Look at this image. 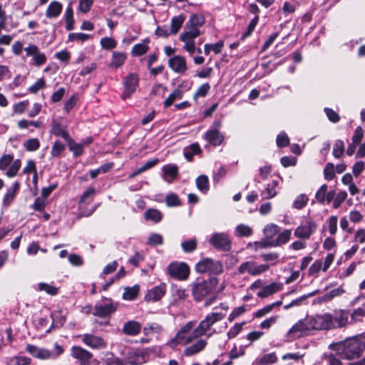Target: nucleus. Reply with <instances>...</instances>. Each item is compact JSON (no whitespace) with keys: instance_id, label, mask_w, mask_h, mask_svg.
Returning a JSON list of instances; mask_svg holds the SVG:
<instances>
[{"instance_id":"obj_1","label":"nucleus","mask_w":365,"mask_h":365,"mask_svg":"<svg viewBox=\"0 0 365 365\" xmlns=\"http://www.w3.org/2000/svg\"><path fill=\"white\" fill-rule=\"evenodd\" d=\"M365 339L357 335L344 341L331 344L329 349L336 352L343 359L351 360L361 356L364 351V342Z\"/></svg>"},{"instance_id":"obj_2","label":"nucleus","mask_w":365,"mask_h":365,"mask_svg":"<svg viewBox=\"0 0 365 365\" xmlns=\"http://www.w3.org/2000/svg\"><path fill=\"white\" fill-rule=\"evenodd\" d=\"M228 309L229 307L225 303H222L219 307H215L213 311L209 313L205 319L201 321L195 328L196 334H202V336L205 334L206 331H208L214 324L221 321L225 317Z\"/></svg>"},{"instance_id":"obj_3","label":"nucleus","mask_w":365,"mask_h":365,"mask_svg":"<svg viewBox=\"0 0 365 365\" xmlns=\"http://www.w3.org/2000/svg\"><path fill=\"white\" fill-rule=\"evenodd\" d=\"M194 324L192 322H187L181 327L175 337L172 339L168 344L173 349L178 344L185 345L191 343L194 339L200 337L202 334H196L195 329H193Z\"/></svg>"},{"instance_id":"obj_4","label":"nucleus","mask_w":365,"mask_h":365,"mask_svg":"<svg viewBox=\"0 0 365 365\" xmlns=\"http://www.w3.org/2000/svg\"><path fill=\"white\" fill-rule=\"evenodd\" d=\"M217 282L218 279L215 277H212L208 281H202L201 282L192 284L191 285V292L194 299L196 302L203 300L207 296L212 292Z\"/></svg>"},{"instance_id":"obj_5","label":"nucleus","mask_w":365,"mask_h":365,"mask_svg":"<svg viewBox=\"0 0 365 365\" xmlns=\"http://www.w3.org/2000/svg\"><path fill=\"white\" fill-rule=\"evenodd\" d=\"M310 330L331 329V314L324 313L315 316H307Z\"/></svg>"},{"instance_id":"obj_6","label":"nucleus","mask_w":365,"mask_h":365,"mask_svg":"<svg viewBox=\"0 0 365 365\" xmlns=\"http://www.w3.org/2000/svg\"><path fill=\"white\" fill-rule=\"evenodd\" d=\"M196 271L200 273L210 272L212 274H219L223 272V266L220 261H214L206 258L196 264Z\"/></svg>"},{"instance_id":"obj_7","label":"nucleus","mask_w":365,"mask_h":365,"mask_svg":"<svg viewBox=\"0 0 365 365\" xmlns=\"http://www.w3.org/2000/svg\"><path fill=\"white\" fill-rule=\"evenodd\" d=\"M105 301L106 302H98L95 304L93 312L94 316L104 318L110 316L116 311L118 307L116 303L113 302L110 299L108 300L107 299H105Z\"/></svg>"},{"instance_id":"obj_8","label":"nucleus","mask_w":365,"mask_h":365,"mask_svg":"<svg viewBox=\"0 0 365 365\" xmlns=\"http://www.w3.org/2000/svg\"><path fill=\"white\" fill-rule=\"evenodd\" d=\"M209 242L219 250L229 251L231 248V240L225 232L214 233L210 237Z\"/></svg>"},{"instance_id":"obj_9","label":"nucleus","mask_w":365,"mask_h":365,"mask_svg":"<svg viewBox=\"0 0 365 365\" xmlns=\"http://www.w3.org/2000/svg\"><path fill=\"white\" fill-rule=\"evenodd\" d=\"M222 123L220 120L213 122L210 129L205 134V139L214 145H220L224 140V135L219 130Z\"/></svg>"},{"instance_id":"obj_10","label":"nucleus","mask_w":365,"mask_h":365,"mask_svg":"<svg viewBox=\"0 0 365 365\" xmlns=\"http://www.w3.org/2000/svg\"><path fill=\"white\" fill-rule=\"evenodd\" d=\"M168 274L179 280H185L190 274L189 267L183 262H173L168 267Z\"/></svg>"},{"instance_id":"obj_11","label":"nucleus","mask_w":365,"mask_h":365,"mask_svg":"<svg viewBox=\"0 0 365 365\" xmlns=\"http://www.w3.org/2000/svg\"><path fill=\"white\" fill-rule=\"evenodd\" d=\"M309 331L311 330L307 317H306L304 319L298 321L292 327L287 334V337L290 339H297Z\"/></svg>"},{"instance_id":"obj_12","label":"nucleus","mask_w":365,"mask_h":365,"mask_svg":"<svg viewBox=\"0 0 365 365\" xmlns=\"http://www.w3.org/2000/svg\"><path fill=\"white\" fill-rule=\"evenodd\" d=\"M139 78L135 73H129L123 81L124 90L122 93L123 99L128 98L131 95L135 93L137 86H138Z\"/></svg>"},{"instance_id":"obj_13","label":"nucleus","mask_w":365,"mask_h":365,"mask_svg":"<svg viewBox=\"0 0 365 365\" xmlns=\"http://www.w3.org/2000/svg\"><path fill=\"white\" fill-rule=\"evenodd\" d=\"M82 341L92 349H101L106 347V341L101 336L92 334H84L80 336Z\"/></svg>"},{"instance_id":"obj_14","label":"nucleus","mask_w":365,"mask_h":365,"mask_svg":"<svg viewBox=\"0 0 365 365\" xmlns=\"http://www.w3.org/2000/svg\"><path fill=\"white\" fill-rule=\"evenodd\" d=\"M71 356L78 359L81 365H90V360L93 357V354L90 351L79 346H73L71 347Z\"/></svg>"},{"instance_id":"obj_15","label":"nucleus","mask_w":365,"mask_h":365,"mask_svg":"<svg viewBox=\"0 0 365 365\" xmlns=\"http://www.w3.org/2000/svg\"><path fill=\"white\" fill-rule=\"evenodd\" d=\"M127 363L130 365H140L144 364L148 359L146 352L140 350L128 349L126 352Z\"/></svg>"},{"instance_id":"obj_16","label":"nucleus","mask_w":365,"mask_h":365,"mask_svg":"<svg viewBox=\"0 0 365 365\" xmlns=\"http://www.w3.org/2000/svg\"><path fill=\"white\" fill-rule=\"evenodd\" d=\"M317 225L312 221H307L304 224L298 226L294 230L296 237L308 240L316 230Z\"/></svg>"},{"instance_id":"obj_17","label":"nucleus","mask_w":365,"mask_h":365,"mask_svg":"<svg viewBox=\"0 0 365 365\" xmlns=\"http://www.w3.org/2000/svg\"><path fill=\"white\" fill-rule=\"evenodd\" d=\"M24 51L27 56H33L35 66H40L46 62L45 54L39 51L37 46L30 44L28 47L24 48Z\"/></svg>"},{"instance_id":"obj_18","label":"nucleus","mask_w":365,"mask_h":365,"mask_svg":"<svg viewBox=\"0 0 365 365\" xmlns=\"http://www.w3.org/2000/svg\"><path fill=\"white\" fill-rule=\"evenodd\" d=\"M168 66L174 72L178 73H183L187 69L185 58L180 55H175L169 58Z\"/></svg>"},{"instance_id":"obj_19","label":"nucleus","mask_w":365,"mask_h":365,"mask_svg":"<svg viewBox=\"0 0 365 365\" xmlns=\"http://www.w3.org/2000/svg\"><path fill=\"white\" fill-rule=\"evenodd\" d=\"M26 351L29 353L32 356L46 360L51 358V351L44 348H39L35 345L27 344Z\"/></svg>"},{"instance_id":"obj_20","label":"nucleus","mask_w":365,"mask_h":365,"mask_svg":"<svg viewBox=\"0 0 365 365\" xmlns=\"http://www.w3.org/2000/svg\"><path fill=\"white\" fill-rule=\"evenodd\" d=\"M166 286L161 284L150 289L145 297L147 302H156L160 299L165 294Z\"/></svg>"},{"instance_id":"obj_21","label":"nucleus","mask_w":365,"mask_h":365,"mask_svg":"<svg viewBox=\"0 0 365 365\" xmlns=\"http://www.w3.org/2000/svg\"><path fill=\"white\" fill-rule=\"evenodd\" d=\"M349 318L348 313L345 311L335 312L334 316L331 315V329L339 328L345 326Z\"/></svg>"},{"instance_id":"obj_22","label":"nucleus","mask_w":365,"mask_h":365,"mask_svg":"<svg viewBox=\"0 0 365 365\" xmlns=\"http://www.w3.org/2000/svg\"><path fill=\"white\" fill-rule=\"evenodd\" d=\"M140 324L133 320L127 322L123 328V332L128 336H135L140 333Z\"/></svg>"},{"instance_id":"obj_23","label":"nucleus","mask_w":365,"mask_h":365,"mask_svg":"<svg viewBox=\"0 0 365 365\" xmlns=\"http://www.w3.org/2000/svg\"><path fill=\"white\" fill-rule=\"evenodd\" d=\"M62 9L63 6L60 2L53 1L49 4L46 11V16L48 19L56 18L61 13Z\"/></svg>"},{"instance_id":"obj_24","label":"nucleus","mask_w":365,"mask_h":365,"mask_svg":"<svg viewBox=\"0 0 365 365\" xmlns=\"http://www.w3.org/2000/svg\"><path fill=\"white\" fill-rule=\"evenodd\" d=\"M282 288V284L273 282L269 285L263 287L257 293V296L261 298L267 297L272 294L279 291Z\"/></svg>"},{"instance_id":"obj_25","label":"nucleus","mask_w":365,"mask_h":365,"mask_svg":"<svg viewBox=\"0 0 365 365\" xmlns=\"http://www.w3.org/2000/svg\"><path fill=\"white\" fill-rule=\"evenodd\" d=\"M206 344L207 342L205 340L199 339L193 344L187 346L184 351V354L187 356H190L197 354L205 348Z\"/></svg>"},{"instance_id":"obj_26","label":"nucleus","mask_w":365,"mask_h":365,"mask_svg":"<svg viewBox=\"0 0 365 365\" xmlns=\"http://www.w3.org/2000/svg\"><path fill=\"white\" fill-rule=\"evenodd\" d=\"M278 185V182L276 180H272L271 182L268 183L264 188L261 192V195L263 199H271L275 197L277 194L276 190V187Z\"/></svg>"},{"instance_id":"obj_27","label":"nucleus","mask_w":365,"mask_h":365,"mask_svg":"<svg viewBox=\"0 0 365 365\" xmlns=\"http://www.w3.org/2000/svg\"><path fill=\"white\" fill-rule=\"evenodd\" d=\"M164 178L168 182H171L178 175V167L176 165H167L163 168Z\"/></svg>"},{"instance_id":"obj_28","label":"nucleus","mask_w":365,"mask_h":365,"mask_svg":"<svg viewBox=\"0 0 365 365\" xmlns=\"http://www.w3.org/2000/svg\"><path fill=\"white\" fill-rule=\"evenodd\" d=\"M291 235V230H284L282 232L278 235L277 237L275 240L270 241L269 245L277 247L285 244L290 240Z\"/></svg>"},{"instance_id":"obj_29","label":"nucleus","mask_w":365,"mask_h":365,"mask_svg":"<svg viewBox=\"0 0 365 365\" xmlns=\"http://www.w3.org/2000/svg\"><path fill=\"white\" fill-rule=\"evenodd\" d=\"M185 20V16L183 14L173 16L171 19L170 33L172 34H176L181 28Z\"/></svg>"},{"instance_id":"obj_30","label":"nucleus","mask_w":365,"mask_h":365,"mask_svg":"<svg viewBox=\"0 0 365 365\" xmlns=\"http://www.w3.org/2000/svg\"><path fill=\"white\" fill-rule=\"evenodd\" d=\"M146 220H150L155 223L161 221L163 215L160 210L154 208L148 209L144 214Z\"/></svg>"},{"instance_id":"obj_31","label":"nucleus","mask_w":365,"mask_h":365,"mask_svg":"<svg viewBox=\"0 0 365 365\" xmlns=\"http://www.w3.org/2000/svg\"><path fill=\"white\" fill-rule=\"evenodd\" d=\"M5 363L6 365H29L31 363V359L26 356H16L6 358Z\"/></svg>"},{"instance_id":"obj_32","label":"nucleus","mask_w":365,"mask_h":365,"mask_svg":"<svg viewBox=\"0 0 365 365\" xmlns=\"http://www.w3.org/2000/svg\"><path fill=\"white\" fill-rule=\"evenodd\" d=\"M277 361V356L274 352L264 354L260 359L255 360L257 365H269L274 364Z\"/></svg>"},{"instance_id":"obj_33","label":"nucleus","mask_w":365,"mask_h":365,"mask_svg":"<svg viewBox=\"0 0 365 365\" xmlns=\"http://www.w3.org/2000/svg\"><path fill=\"white\" fill-rule=\"evenodd\" d=\"M280 231V227L276 224H268L267 225L264 230L263 232L267 240H271L278 234Z\"/></svg>"},{"instance_id":"obj_34","label":"nucleus","mask_w":365,"mask_h":365,"mask_svg":"<svg viewBox=\"0 0 365 365\" xmlns=\"http://www.w3.org/2000/svg\"><path fill=\"white\" fill-rule=\"evenodd\" d=\"M163 326L156 322L148 323L143 328V333L145 335H150L153 334H160L163 331Z\"/></svg>"},{"instance_id":"obj_35","label":"nucleus","mask_w":365,"mask_h":365,"mask_svg":"<svg viewBox=\"0 0 365 365\" xmlns=\"http://www.w3.org/2000/svg\"><path fill=\"white\" fill-rule=\"evenodd\" d=\"M189 30L185 31L180 35V40H192L195 41L200 34V31L197 28L188 27Z\"/></svg>"},{"instance_id":"obj_36","label":"nucleus","mask_w":365,"mask_h":365,"mask_svg":"<svg viewBox=\"0 0 365 365\" xmlns=\"http://www.w3.org/2000/svg\"><path fill=\"white\" fill-rule=\"evenodd\" d=\"M148 41L145 40L143 42L134 45L132 49V55L135 56H140L145 54L148 51Z\"/></svg>"},{"instance_id":"obj_37","label":"nucleus","mask_w":365,"mask_h":365,"mask_svg":"<svg viewBox=\"0 0 365 365\" xmlns=\"http://www.w3.org/2000/svg\"><path fill=\"white\" fill-rule=\"evenodd\" d=\"M139 292V287L135 285L131 287H125L123 294V298L125 300H133Z\"/></svg>"},{"instance_id":"obj_38","label":"nucleus","mask_w":365,"mask_h":365,"mask_svg":"<svg viewBox=\"0 0 365 365\" xmlns=\"http://www.w3.org/2000/svg\"><path fill=\"white\" fill-rule=\"evenodd\" d=\"M126 58V55L124 53L121 52H114L112 56V61L110 63V66H113L115 68H118L121 66L125 62Z\"/></svg>"},{"instance_id":"obj_39","label":"nucleus","mask_w":365,"mask_h":365,"mask_svg":"<svg viewBox=\"0 0 365 365\" xmlns=\"http://www.w3.org/2000/svg\"><path fill=\"white\" fill-rule=\"evenodd\" d=\"M205 22L204 17L200 15L192 14L189 21L186 23V29L187 27L197 28V26H202Z\"/></svg>"},{"instance_id":"obj_40","label":"nucleus","mask_w":365,"mask_h":365,"mask_svg":"<svg viewBox=\"0 0 365 365\" xmlns=\"http://www.w3.org/2000/svg\"><path fill=\"white\" fill-rule=\"evenodd\" d=\"M269 268L267 264H257L254 261H252L251 275L257 276L267 272Z\"/></svg>"},{"instance_id":"obj_41","label":"nucleus","mask_w":365,"mask_h":365,"mask_svg":"<svg viewBox=\"0 0 365 365\" xmlns=\"http://www.w3.org/2000/svg\"><path fill=\"white\" fill-rule=\"evenodd\" d=\"M96 193V189L93 187H89L81 195L79 200V206L82 204L88 203L92 200Z\"/></svg>"},{"instance_id":"obj_42","label":"nucleus","mask_w":365,"mask_h":365,"mask_svg":"<svg viewBox=\"0 0 365 365\" xmlns=\"http://www.w3.org/2000/svg\"><path fill=\"white\" fill-rule=\"evenodd\" d=\"M65 20L66 22V29L67 31H71L73 29L74 19L73 9L71 6H68L65 11Z\"/></svg>"},{"instance_id":"obj_43","label":"nucleus","mask_w":365,"mask_h":365,"mask_svg":"<svg viewBox=\"0 0 365 365\" xmlns=\"http://www.w3.org/2000/svg\"><path fill=\"white\" fill-rule=\"evenodd\" d=\"M182 93L180 89H175L172 93L164 101V106L168 108L171 106L177 99H181Z\"/></svg>"},{"instance_id":"obj_44","label":"nucleus","mask_w":365,"mask_h":365,"mask_svg":"<svg viewBox=\"0 0 365 365\" xmlns=\"http://www.w3.org/2000/svg\"><path fill=\"white\" fill-rule=\"evenodd\" d=\"M66 141L68 143L69 149L73 153L75 156L82 155L83 148L81 144L76 143L70 137Z\"/></svg>"},{"instance_id":"obj_45","label":"nucleus","mask_w":365,"mask_h":365,"mask_svg":"<svg viewBox=\"0 0 365 365\" xmlns=\"http://www.w3.org/2000/svg\"><path fill=\"white\" fill-rule=\"evenodd\" d=\"M235 234L239 237H249L252 234V229L248 225L240 224L236 227Z\"/></svg>"},{"instance_id":"obj_46","label":"nucleus","mask_w":365,"mask_h":365,"mask_svg":"<svg viewBox=\"0 0 365 365\" xmlns=\"http://www.w3.org/2000/svg\"><path fill=\"white\" fill-rule=\"evenodd\" d=\"M223 41H220L214 44L206 43L204 46L205 53L208 55L210 51H213L215 53L217 54L221 52L223 47Z\"/></svg>"},{"instance_id":"obj_47","label":"nucleus","mask_w":365,"mask_h":365,"mask_svg":"<svg viewBox=\"0 0 365 365\" xmlns=\"http://www.w3.org/2000/svg\"><path fill=\"white\" fill-rule=\"evenodd\" d=\"M196 185L201 192H206L209 190L208 178L205 175H200L196 180Z\"/></svg>"},{"instance_id":"obj_48","label":"nucleus","mask_w":365,"mask_h":365,"mask_svg":"<svg viewBox=\"0 0 365 365\" xmlns=\"http://www.w3.org/2000/svg\"><path fill=\"white\" fill-rule=\"evenodd\" d=\"M51 133L56 136L62 137L65 140H68L70 137L68 133L61 127L59 123H53Z\"/></svg>"},{"instance_id":"obj_49","label":"nucleus","mask_w":365,"mask_h":365,"mask_svg":"<svg viewBox=\"0 0 365 365\" xmlns=\"http://www.w3.org/2000/svg\"><path fill=\"white\" fill-rule=\"evenodd\" d=\"M344 152V144L341 140H337L334 144L333 155L336 158H339L342 156Z\"/></svg>"},{"instance_id":"obj_50","label":"nucleus","mask_w":365,"mask_h":365,"mask_svg":"<svg viewBox=\"0 0 365 365\" xmlns=\"http://www.w3.org/2000/svg\"><path fill=\"white\" fill-rule=\"evenodd\" d=\"M21 163L19 159L14 160L6 173V176L9 178L16 176L21 168Z\"/></svg>"},{"instance_id":"obj_51","label":"nucleus","mask_w":365,"mask_h":365,"mask_svg":"<svg viewBox=\"0 0 365 365\" xmlns=\"http://www.w3.org/2000/svg\"><path fill=\"white\" fill-rule=\"evenodd\" d=\"M24 145L28 151H36L40 147V142L37 138H29L24 142Z\"/></svg>"},{"instance_id":"obj_52","label":"nucleus","mask_w":365,"mask_h":365,"mask_svg":"<svg viewBox=\"0 0 365 365\" xmlns=\"http://www.w3.org/2000/svg\"><path fill=\"white\" fill-rule=\"evenodd\" d=\"M181 247L185 252H193L197 247V241L195 239H190L181 243Z\"/></svg>"},{"instance_id":"obj_53","label":"nucleus","mask_w":365,"mask_h":365,"mask_svg":"<svg viewBox=\"0 0 365 365\" xmlns=\"http://www.w3.org/2000/svg\"><path fill=\"white\" fill-rule=\"evenodd\" d=\"M324 178L327 180H331L335 177L334 165L332 163H328L324 169Z\"/></svg>"},{"instance_id":"obj_54","label":"nucleus","mask_w":365,"mask_h":365,"mask_svg":"<svg viewBox=\"0 0 365 365\" xmlns=\"http://www.w3.org/2000/svg\"><path fill=\"white\" fill-rule=\"evenodd\" d=\"M38 289L40 291H44L47 294L51 295H56L58 294V292L57 287L43 282H41L38 284Z\"/></svg>"},{"instance_id":"obj_55","label":"nucleus","mask_w":365,"mask_h":365,"mask_svg":"<svg viewBox=\"0 0 365 365\" xmlns=\"http://www.w3.org/2000/svg\"><path fill=\"white\" fill-rule=\"evenodd\" d=\"M163 242V236L158 233H153L150 235L147 244L150 246L162 245Z\"/></svg>"},{"instance_id":"obj_56","label":"nucleus","mask_w":365,"mask_h":365,"mask_svg":"<svg viewBox=\"0 0 365 365\" xmlns=\"http://www.w3.org/2000/svg\"><path fill=\"white\" fill-rule=\"evenodd\" d=\"M14 156L10 154L4 155L0 158V170H6L13 162Z\"/></svg>"},{"instance_id":"obj_57","label":"nucleus","mask_w":365,"mask_h":365,"mask_svg":"<svg viewBox=\"0 0 365 365\" xmlns=\"http://www.w3.org/2000/svg\"><path fill=\"white\" fill-rule=\"evenodd\" d=\"M165 202L168 207L178 206L180 205V200L179 197L174 193L168 194L166 196Z\"/></svg>"},{"instance_id":"obj_58","label":"nucleus","mask_w":365,"mask_h":365,"mask_svg":"<svg viewBox=\"0 0 365 365\" xmlns=\"http://www.w3.org/2000/svg\"><path fill=\"white\" fill-rule=\"evenodd\" d=\"M327 191V185L326 184L322 185L318 191L316 192L315 198L319 203L325 202V197Z\"/></svg>"},{"instance_id":"obj_59","label":"nucleus","mask_w":365,"mask_h":365,"mask_svg":"<svg viewBox=\"0 0 365 365\" xmlns=\"http://www.w3.org/2000/svg\"><path fill=\"white\" fill-rule=\"evenodd\" d=\"M65 145L61 143L59 140H56L51 148V154L52 157L56 158L58 157L62 151L64 150Z\"/></svg>"},{"instance_id":"obj_60","label":"nucleus","mask_w":365,"mask_h":365,"mask_svg":"<svg viewBox=\"0 0 365 365\" xmlns=\"http://www.w3.org/2000/svg\"><path fill=\"white\" fill-rule=\"evenodd\" d=\"M46 86V81L43 78H38L36 82L29 88V91L31 93H36L40 89Z\"/></svg>"},{"instance_id":"obj_61","label":"nucleus","mask_w":365,"mask_h":365,"mask_svg":"<svg viewBox=\"0 0 365 365\" xmlns=\"http://www.w3.org/2000/svg\"><path fill=\"white\" fill-rule=\"evenodd\" d=\"M347 193L345 191H340L337 193L333 201V207L336 209L340 207L341 203L346 200Z\"/></svg>"},{"instance_id":"obj_62","label":"nucleus","mask_w":365,"mask_h":365,"mask_svg":"<svg viewBox=\"0 0 365 365\" xmlns=\"http://www.w3.org/2000/svg\"><path fill=\"white\" fill-rule=\"evenodd\" d=\"M276 142L278 147H286L289 143V139L284 132H282L277 135Z\"/></svg>"},{"instance_id":"obj_63","label":"nucleus","mask_w":365,"mask_h":365,"mask_svg":"<svg viewBox=\"0 0 365 365\" xmlns=\"http://www.w3.org/2000/svg\"><path fill=\"white\" fill-rule=\"evenodd\" d=\"M323 262L322 259L315 261L312 266L309 267V273L310 275H317L320 270L323 271L322 267Z\"/></svg>"},{"instance_id":"obj_64","label":"nucleus","mask_w":365,"mask_h":365,"mask_svg":"<svg viewBox=\"0 0 365 365\" xmlns=\"http://www.w3.org/2000/svg\"><path fill=\"white\" fill-rule=\"evenodd\" d=\"M365 316V304L361 307L354 309L351 314V317L355 321H359Z\"/></svg>"}]
</instances>
